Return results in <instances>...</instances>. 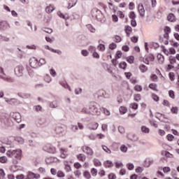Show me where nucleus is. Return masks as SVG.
I'll list each match as a JSON object with an SVG mask.
<instances>
[{
	"mask_svg": "<svg viewBox=\"0 0 179 179\" xmlns=\"http://www.w3.org/2000/svg\"><path fill=\"white\" fill-rule=\"evenodd\" d=\"M38 173H41V174H45V173H46V171L43 167H40L38 169Z\"/></svg>",
	"mask_w": 179,
	"mask_h": 179,
	"instance_id": "obj_61",
	"label": "nucleus"
},
{
	"mask_svg": "<svg viewBox=\"0 0 179 179\" xmlns=\"http://www.w3.org/2000/svg\"><path fill=\"white\" fill-rule=\"evenodd\" d=\"M142 86L139 85H136L134 87V90H136V92H141L142 91Z\"/></svg>",
	"mask_w": 179,
	"mask_h": 179,
	"instance_id": "obj_57",
	"label": "nucleus"
},
{
	"mask_svg": "<svg viewBox=\"0 0 179 179\" xmlns=\"http://www.w3.org/2000/svg\"><path fill=\"white\" fill-rule=\"evenodd\" d=\"M34 108L35 111H36V113H38L43 110V107H41V106H40V105L34 106Z\"/></svg>",
	"mask_w": 179,
	"mask_h": 179,
	"instance_id": "obj_46",
	"label": "nucleus"
},
{
	"mask_svg": "<svg viewBox=\"0 0 179 179\" xmlns=\"http://www.w3.org/2000/svg\"><path fill=\"white\" fill-rule=\"evenodd\" d=\"M134 99L135 101H140L141 100V94H136L134 95Z\"/></svg>",
	"mask_w": 179,
	"mask_h": 179,
	"instance_id": "obj_48",
	"label": "nucleus"
},
{
	"mask_svg": "<svg viewBox=\"0 0 179 179\" xmlns=\"http://www.w3.org/2000/svg\"><path fill=\"white\" fill-rule=\"evenodd\" d=\"M91 174L92 177H96V176H97V170L96 169V168H92L91 169Z\"/></svg>",
	"mask_w": 179,
	"mask_h": 179,
	"instance_id": "obj_49",
	"label": "nucleus"
},
{
	"mask_svg": "<svg viewBox=\"0 0 179 179\" xmlns=\"http://www.w3.org/2000/svg\"><path fill=\"white\" fill-rule=\"evenodd\" d=\"M15 141L17 142L20 145H23V143H24V138L20 136H17L15 138Z\"/></svg>",
	"mask_w": 179,
	"mask_h": 179,
	"instance_id": "obj_27",
	"label": "nucleus"
},
{
	"mask_svg": "<svg viewBox=\"0 0 179 179\" xmlns=\"http://www.w3.org/2000/svg\"><path fill=\"white\" fill-rule=\"evenodd\" d=\"M59 152L60 157H62V159H66V157H68V150L65 148H60Z\"/></svg>",
	"mask_w": 179,
	"mask_h": 179,
	"instance_id": "obj_15",
	"label": "nucleus"
},
{
	"mask_svg": "<svg viewBox=\"0 0 179 179\" xmlns=\"http://www.w3.org/2000/svg\"><path fill=\"white\" fill-rule=\"evenodd\" d=\"M138 9L140 16L145 17V8L143 7V4H138Z\"/></svg>",
	"mask_w": 179,
	"mask_h": 179,
	"instance_id": "obj_16",
	"label": "nucleus"
},
{
	"mask_svg": "<svg viewBox=\"0 0 179 179\" xmlns=\"http://www.w3.org/2000/svg\"><path fill=\"white\" fill-rule=\"evenodd\" d=\"M57 176L59 177V178H64V177H65V173L62 171H59L57 173Z\"/></svg>",
	"mask_w": 179,
	"mask_h": 179,
	"instance_id": "obj_41",
	"label": "nucleus"
},
{
	"mask_svg": "<svg viewBox=\"0 0 179 179\" xmlns=\"http://www.w3.org/2000/svg\"><path fill=\"white\" fill-rule=\"evenodd\" d=\"M171 111L172 113V114H178V108L176 106L172 107L171 108Z\"/></svg>",
	"mask_w": 179,
	"mask_h": 179,
	"instance_id": "obj_42",
	"label": "nucleus"
},
{
	"mask_svg": "<svg viewBox=\"0 0 179 179\" xmlns=\"http://www.w3.org/2000/svg\"><path fill=\"white\" fill-rule=\"evenodd\" d=\"M22 152L21 149L10 150L6 152V156L13 159V164H17L19 160H22Z\"/></svg>",
	"mask_w": 179,
	"mask_h": 179,
	"instance_id": "obj_1",
	"label": "nucleus"
},
{
	"mask_svg": "<svg viewBox=\"0 0 179 179\" xmlns=\"http://www.w3.org/2000/svg\"><path fill=\"white\" fill-rule=\"evenodd\" d=\"M152 99L154 100V101H159V96L156 94H152Z\"/></svg>",
	"mask_w": 179,
	"mask_h": 179,
	"instance_id": "obj_62",
	"label": "nucleus"
},
{
	"mask_svg": "<svg viewBox=\"0 0 179 179\" xmlns=\"http://www.w3.org/2000/svg\"><path fill=\"white\" fill-rule=\"evenodd\" d=\"M12 117L16 122H20L22 121V115L18 112L13 113Z\"/></svg>",
	"mask_w": 179,
	"mask_h": 179,
	"instance_id": "obj_14",
	"label": "nucleus"
},
{
	"mask_svg": "<svg viewBox=\"0 0 179 179\" xmlns=\"http://www.w3.org/2000/svg\"><path fill=\"white\" fill-rule=\"evenodd\" d=\"M83 176L85 177V178L87 179H91L92 178V175H90V172L86 171L83 173Z\"/></svg>",
	"mask_w": 179,
	"mask_h": 179,
	"instance_id": "obj_38",
	"label": "nucleus"
},
{
	"mask_svg": "<svg viewBox=\"0 0 179 179\" xmlns=\"http://www.w3.org/2000/svg\"><path fill=\"white\" fill-rule=\"evenodd\" d=\"M44 80L45 82H46V83H50L52 80V78L50 76V75L48 74H46L45 76H44Z\"/></svg>",
	"mask_w": 179,
	"mask_h": 179,
	"instance_id": "obj_40",
	"label": "nucleus"
},
{
	"mask_svg": "<svg viewBox=\"0 0 179 179\" xmlns=\"http://www.w3.org/2000/svg\"><path fill=\"white\" fill-rule=\"evenodd\" d=\"M43 150H45V152H48V153H55L57 152V150L55 149V147L52 146V145H47L45 147H43Z\"/></svg>",
	"mask_w": 179,
	"mask_h": 179,
	"instance_id": "obj_11",
	"label": "nucleus"
},
{
	"mask_svg": "<svg viewBox=\"0 0 179 179\" xmlns=\"http://www.w3.org/2000/svg\"><path fill=\"white\" fill-rule=\"evenodd\" d=\"M8 158L6 157H0V163H6Z\"/></svg>",
	"mask_w": 179,
	"mask_h": 179,
	"instance_id": "obj_59",
	"label": "nucleus"
},
{
	"mask_svg": "<svg viewBox=\"0 0 179 179\" xmlns=\"http://www.w3.org/2000/svg\"><path fill=\"white\" fill-rule=\"evenodd\" d=\"M110 50H115L117 48V44L115 43H112L109 45Z\"/></svg>",
	"mask_w": 179,
	"mask_h": 179,
	"instance_id": "obj_58",
	"label": "nucleus"
},
{
	"mask_svg": "<svg viewBox=\"0 0 179 179\" xmlns=\"http://www.w3.org/2000/svg\"><path fill=\"white\" fill-rule=\"evenodd\" d=\"M5 177V171L3 169H0V179H3Z\"/></svg>",
	"mask_w": 179,
	"mask_h": 179,
	"instance_id": "obj_63",
	"label": "nucleus"
},
{
	"mask_svg": "<svg viewBox=\"0 0 179 179\" xmlns=\"http://www.w3.org/2000/svg\"><path fill=\"white\" fill-rule=\"evenodd\" d=\"M130 108H132L133 110H138V105L136 103H131L129 106Z\"/></svg>",
	"mask_w": 179,
	"mask_h": 179,
	"instance_id": "obj_43",
	"label": "nucleus"
},
{
	"mask_svg": "<svg viewBox=\"0 0 179 179\" xmlns=\"http://www.w3.org/2000/svg\"><path fill=\"white\" fill-rule=\"evenodd\" d=\"M167 20L169 22H176V15H174L173 13H171L168 15Z\"/></svg>",
	"mask_w": 179,
	"mask_h": 179,
	"instance_id": "obj_32",
	"label": "nucleus"
},
{
	"mask_svg": "<svg viewBox=\"0 0 179 179\" xmlns=\"http://www.w3.org/2000/svg\"><path fill=\"white\" fill-rule=\"evenodd\" d=\"M26 48L28 50H37V46H36V45H27Z\"/></svg>",
	"mask_w": 179,
	"mask_h": 179,
	"instance_id": "obj_52",
	"label": "nucleus"
},
{
	"mask_svg": "<svg viewBox=\"0 0 179 179\" xmlns=\"http://www.w3.org/2000/svg\"><path fill=\"white\" fill-rule=\"evenodd\" d=\"M134 59H134V56H130L127 58V62H129V64H134Z\"/></svg>",
	"mask_w": 179,
	"mask_h": 179,
	"instance_id": "obj_50",
	"label": "nucleus"
},
{
	"mask_svg": "<svg viewBox=\"0 0 179 179\" xmlns=\"http://www.w3.org/2000/svg\"><path fill=\"white\" fill-rule=\"evenodd\" d=\"M126 166H127L128 170H130V171L134 170V169H135V166L132 163H128V164H127Z\"/></svg>",
	"mask_w": 179,
	"mask_h": 179,
	"instance_id": "obj_45",
	"label": "nucleus"
},
{
	"mask_svg": "<svg viewBox=\"0 0 179 179\" xmlns=\"http://www.w3.org/2000/svg\"><path fill=\"white\" fill-rule=\"evenodd\" d=\"M101 111H103L106 115H110V111L105 108H101Z\"/></svg>",
	"mask_w": 179,
	"mask_h": 179,
	"instance_id": "obj_55",
	"label": "nucleus"
},
{
	"mask_svg": "<svg viewBox=\"0 0 179 179\" xmlns=\"http://www.w3.org/2000/svg\"><path fill=\"white\" fill-rule=\"evenodd\" d=\"M1 39L2 41H5L6 43H8V41H10V38H8V36H3L2 35H0Z\"/></svg>",
	"mask_w": 179,
	"mask_h": 179,
	"instance_id": "obj_47",
	"label": "nucleus"
},
{
	"mask_svg": "<svg viewBox=\"0 0 179 179\" xmlns=\"http://www.w3.org/2000/svg\"><path fill=\"white\" fill-rule=\"evenodd\" d=\"M119 110H120V114L122 115L126 114L127 111H128V110L127 109V107L125 106H120Z\"/></svg>",
	"mask_w": 179,
	"mask_h": 179,
	"instance_id": "obj_37",
	"label": "nucleus"
},
{
	"mask_svg": "<svg viewBox=\"0 0 179 179\" xmlns=\"http://www.w3.org/2000/svg\"><path fill=\"white\" fill-rule=\"evenodd\" d=\"M10 29V24L8 23V22L4 21V22H0V30H9Z\"/></svg>",
	"mask_w": 179,
	"mask_h": 179,
	"instance_id": "obj_12",
	"label": "nucleus"
},
{
	"mask_svg": "<svg viewBox=\"0 0 179 179\" xmlns=\"http://www.w3.org/2000/svg\"><path fill=\"white\" fill-rule=\"evenodd\" d=\"M120 150L122 153H127V152H128V147H127L125 145H122L120 148Z\"/></svg>",
	"mask_w": 179,
	"mask_h": 179,
	"instance_id": "obj_33",
	"label": "nucleus"
},
{
	"mask_svg": "<svg viewBox=\"0 0 179 179\" xmlns=\"http://www.w3.org/2000/svg\"><path fill=\"white\" fill-rule=\"evenodd\" d=\"M150 61L151 62H153V61H155V55H153L152 54L145 55V57L143 59V62H144V64H146V65H149Z\"/></svg>",
	"mask_w": 179,
	"mask_h": 179,
	"instance_id": "obj_7",
	"label": "nucleus"
},
{
	"mask_svg": "<svg viewBox=\"0 0 179 179\" xmlns=\"http://www.w3.org/2000/svg\"><path fill=\"white\" fill-rule=\"evenodd\" d=\"M102 149H103V150H104V152H106L108 155H111V150L110 149H108V148H107V146L102 145Z\"/></svg>",
	"mask_w": 179,
	"mask_h": 179,
	"instance_id": "obj_44",
	"label": "nucleus"
},
{
	"mask_svg": "<svg viewBox=\"0 0 179 179\" xmlns=\"http://www.w3.org/2000/svg\"><path fill=\"white\" fill-rule=\"evenodd\" d=\"M1 78L3 79V80L8 82V83H13L15 82V78L13 77L1 76Z\"/></svg>",
	"mask_w": 179,
	"mask_h": 179,
	"instance_id": "obj_17",
	"label": "nucleus"
},
{
	"mask_svg": "<svg viewBox=\"0 0 179 179\" xmlns=\"http://www.w3.org/2000/svg\"><path fill=\"white\" fill-rule=\"evenodd\" d=\"M40 174L38 173H34L33 172H29L27 175V179H38L40 178Z\"/></svg>",
	"mask_w": 179,
	"mask_h": 179,
	"instance_id": "obj_13",
	"label": "nucleus"
},
{
	"mask_svg": "<svg viewBox=\"0 0 179 179\" xmlns=\"http://www.w3.org/2000/svg\"><path fill=\"white\" fill-rule=\"evenodd\" d=\"M77 159L80 162H85V160H86V155H85L84 154H78L77 155Z\"/></svg>",
	"mask_w": 179,
	"mask_h": 179,
	"instance_id": "obj_30",
	"label": "nucleus"
},
{
	"mask_svg": "<svg viewBox=\"0 0 179 179\" xmlns=\"http://www.w3.org/2000/svg\"><path fill=\"white\" fill-rule=\"evenodd\" d=\"M56 135L55 136L59 137V136H64L65 134V129H63L62 127H57L55 129Z\"/></svg>",
	"mask_w": 179,
	"mask_h": 179,
	"instance_id": "obj_9",
	"label": "nucleus"
},
{
	"mask_svg": "<svg viewBox=\"0 0 179 179\" xmlns=\"http://www.w3.org/2000/svg\"><path fill=\"white\" fill-rule=\"evenodd\" d=\"M157 58L158 59L159 64H163V62H164V56H163V55L158 54Z\"/></svg>",
	"mask_w": 179,
	"mask_h": 179,
	"instance_id": "obj_31",
	"label": "nucleus"
},
{
	"mask_svg": "<svg viewBox=\"0 0 179 179\" xmlns=\"http://www.w3.org/2000/svg\"><path fill=\"white\" fill-rule=\"evenodd\" d=\"M60 85L62 86V87H64V89H68L71 92V87H69L66 82H60Z\"/></svg>",
	"mask_w": 179,
	"mask_h": 179,
	"instance_id": "obj_36",
	"label": "nucleus"
},
{
	"mask_svg": "<svg viewBox=\"0 0 179 179\" xmlns=\"http://www.w3.org/2000/svg\"><path fill=\"white\" fill-rule=\"evenodd\" d=\"M90 111H93L94 113H90L91 115H100L101 113L97 108V105L96 103H92L89 106Z\"/></svg>",
	"mask_w": 179,
	"mask_h": 179,
	"instance_id": "obj_4",
	"label": "nucleus"
},
{
	"mask_svg": "<svg viewBox=\"0 0 179 179\" xmlns=\"http://www.w3.org/2000/svg\"><path fill=\"white\" fill-rule=\"evenodd\" d=\"M86 27H87V29H89V31L91 33H96V29H94V27H93V26L92 24H87Z\"/></svg>",
	"mask_w": 179,
	"mask_h": 179,
	"instance_id": "obj_34",
	"label": "nucleus"
},
{
	"mask_svg": "<svg viewBox=\"0 0 179 179\" xmlns=\"http://www.w3.org/2000/svg\"><path fill=\"white\" fill-rule=\"evenodd\" d=\"M49 106L50 108H57V107H58V101L55 100L53 101L50 102Z\"/></svg>",
	"mask_w": 179,
	"mask_h": 179,
	"instance_id": "obj_29",
	"label": "nucleus"
},
{
	"mask_svg": "<svg viewBox=\"0 0 179 179\" xmlns=\"http://www.w3.org/2000/svg\"><path fill=\"white\" fill-rule=\"evenodd\" d=\"M59 162L57 157H50L46 159V163L48 164H52V163H58Z\"/></svg>",
	"mask_w": 179,
	"mask_h": 179,
	"instance_id": "obj_19",
	"label": "nucleus"
},
{
	"mask_svg": "<svg viewBox=\"0 0 179 179\" xmlns=\"http://www.w3.org/2000/svg\"><path fill=\"white\" fill-rule=\"evenodd\" d=\"M17 96L21 97V99H30L31 95L29 93L18 92Z\"/></svg>",
	"mask_w": 179,
	"mask_h": 179,
	"instance_id": "obj_20",
	"label": "nucleus"
},
{
	"mask_svg": "<svg viewBox=\"0 0 179 179\" xmlns=\"http://www.w3.org/2000/svg\"><path fill=\"white\" fill-rule=\"evenodd\" d=\"M149 88L151 89L152 90H155L157 92V85L155 83H150L149 85Z\"/></svg>",
	"mask_w": 179,
	"mask_h": 179,
	"instance_id": "obj_39",
	"label": "nucleus"
},
{
	"mask_svg": "<svg viewBox=\"0 0 179 179\" xmlns=\"http://www.w3.org/2000/svg\"><path fill=\"white\" fill-rule=\"evenodd\" d=\"M141 131L143 134H149L150 132V129L146 126H141Z\"/></svg>",
	"mask_w": 179,
	"mask_h": 179,
	"instance_id": "obj_25",
	"label": "nucleus"
},
{
	"mask_svg": "<svg viewBox=\"0 0 179 179\" xmlns=\"http://www.w3.org/2000/svg\"><path fill=\"white\" fill-rule=\"evenodd\" d=\"M24 71V68L22 66H17L14 69L15 75L16 76L20 77L23 75V72Z\"/></svg>",
	"mask_w": 179,
	"mask_h": 179,
	"instance_id": "obj_6",
	"label": "nucleus"
},
{
	"mask_svg": "<svg viewBox=\"0 0 179 179\" xmlns=\"http://www.w3.org/2000/svg\"><path fill=\"white\" fill-rule=\"evenodd\" d=\"M120 68H121L122 69H125V68H127V62H122L119 64Z\"/></svg>",
	"mask_w": 179,
	"mask_h": 179,
	"instance_id": "obj_56",
	"label": "nucleus"
},
{
	"mask_svg": "<svg viewBox=\"0 0 179 179\" xmlns=\"http://www.w3.org/2000/svg\"><path fill=\"white\" fill-rule=\"evenodd\" d=\"M117 178V176L113 173H110L108 175V179H116Z\"/></svg>",
	"mask_w": 179,
	"mask_h": 179,
	"instance_id": "obj_64",
	"label": "nucleus"
},
{
	"mask_svg": "<svg viewBox=\"0 0 179 179\" xmlns=\"http://www.w3.org/2000/svg\"><path fill=\"white\" fill-rule=\"evenodd\" d=\"M97 49L99 51H104V50H106V47L104 46V45L100 44L99 45H98Z\"/></svg>",
	"mask_w": 179,
	"mask_h": 179,
	"instance_id": "obj_60",
	"label": "nucleus"
},
{
	"mask_svg": "<svg viewBox=\"0 0 179 179\" xmlns=\"http://www.w3.org/2000/svg\"><path fill=\"white\" fill-rule=\"evenodd\" d=\"M83 153H85L87 156H93V150L86 145L82 147Z\"/></svg>",
	"mask_w": 179,
	"mask_h": 179,
	"instance_id": "obj_10",
	"label": "nucleus"
},
{
	"mask_svg": "<svg viewBox=\"0 0 179 179\" xmlns=\"http://www.w3.org/2000/svg\"><path fill=\"white\" fill-rule=\"evenodd\" d=\"M81 113H83L84 114H94V111H90V109H89V107H84L81 110Z\"/></svg>",
	"mask_w": 179,
	"mask_h": 179,
	"instance_id": "obj_23",
	"label": "nucleus"
},
{
	"mask_svg": "<svg viewBox=\"0 0 179 179\" xmlns=\"http://www.w3.org/2000/svg\"><path fill=\"white\" fill-rule=\"evenodd\" d=\"M99 128V123L92 122L89 125V129L90 131H96Z\"/></svg>",
	"mask_w": 179,
	"mask_h": 179,
	"instance_id": "obj_22",
	"label": "nucleus"
},
{
	"mask_svg": "<svg viewBox=\"0 0 179 179\" xmlns=\"http://www.w3.org/2000/svg\"><path fill=\"white\" fill-rule=\"evenodd\" d=\"M93 163L95 167H101V166H103V164H101V161L99 160L98 159H94Z\"/></svg>",
	"mask_w": 179,
	"mask_h": 179,
	"instance_id": "obj_26",
	"label": "nucleus"
},
{
	"mask_svg": "<svg viewBox=\"0 0 179 179\" xmlns=\"http://www.w3.org/2000/svg\"><path fill=\"white\" fill-rule=\"evenodd\" d=\"M129 17H130V19H131V20H135L136 17V15L135 14V12H134V11L130 12Z\"/></svg>",
	"mask_w": 179,
	"mask_h": 179,
	"instance_id": "obj_54",
	"label": "nucleus"
},
{
	"mask_svg": "<svg viewBox=\"0 0 179 179\" xmlns=\"http://www.w3.org/2000/svg\"><path fill=\"white\" fill-rule=\"evenodd\" d=\"M64 170L66 173H70V171H72V167H71V165H66L64 166Z\"/></svg>",
	"mask_w": 179,
	"mask_h": 179,
	"instance_id": "obj_51",
	"label": "nucleus"
},
{
	"mask_svg": "<svg viewBox=\"0 0 179 179\" xmlns=\"http://www.w3.org/2000/svg\"><path fill=\"white\" fill-rule=\"evenodd\" d=\"M103 166L106 168L110 169V167H113L114 166V164H113V162L110 160H106L103 162Z\"/></svg>",
	"mask_w": 179,
	"mask_h": 179,
	"instance_id": "obj_24",
	"label": "nucleus"
},
{
	"mask_svg": "<svg viewBox=\"0 0 179 179\" xmlns=\"http://www.w3.org/2000/svg\"><path fill=\"white\" fill-rule=\"evenodd\" d=\"M57 15H58L59 17H60L62 19H64V20H69V19H70L69 13H66L64 15L61 11H58Z\"/></svg>",
	"mask_w": 179,
	"mask_h": 179,
	"instance_id": "obj_18",
	"label": "nucleus"
},
{
	"mask_svg": "<svg viewBox=\"0 0 179 179\" xmlns=\"http://www.w3.org/2000/svg\"><path fill=\"white\" fill-rule=\"evenodd\" d=\"M77 2H78V0H69L68 1L67 8L71 9V8H73V6L76 5Z\"/></svg>",
	"mask_w": 179,
	"mask_h": 179,
	"instance_id": "obj_21",
	"label": "nucleus"
},
{
	"mask_svg": "<svg viewBox=\"0 0 179 179\" xmlns=\"http://www.w3.org/2000/svg\"><path fill=\"white\" fill-rule=\"evenodd\" d=\"M139 69H140L141 72H142L143 73H145V72H146L148 71V66H145L144 64H141L139 66Z\"/></svg>",
	"mask_w": 179,
	"mask_h": 179,
	"instance_id": "obj_35",
	"label": "nucleus"
},
{
	"mask_svg": "<svg viewBox=\"0 0 179 179\" xmlns=\"http://www.w3.org/2000/svg\"><path fill=\"white\" fill-rule=\"evenodd\" d=\"M55 10V8H54V6L50 5L45 8V12L47 13H51L52 12H54Z\"/></svg>",
	"mask_w": 179,
	"mask_h": 179,
	"instance_id": "obj_28",
	"label": "nucleus"
},
{
	"mask_svg": "<svg viewBox=\"0 0 179 179\" xmlns=\"http://www.w3.org/2000/svg\"><path fill=\"white\" fill-rule=\"evenodd\" d=\"M45 64H47L45 59L42 58L38 60L35 57H32L29 59V65L33 69H37L38 68L43 66V65H45Z\"/></svg>",
	"mask_w": 179,
	"mask_h": 179,
	"instance_id": "obj_2",
	"label": "nucleus"
},
{
	"mask_svg": "<svg viewBox=\"0 0 179 179\" xmlns=\"http://www.w3.org/2000/svg\"><path fill=\"white\" fill-rule=\"evenodd\" d=\"M1 142H2L3 145H6L5 148H7L8 149L15 148V144H13L12 140H10L9 138H3V140H1Z\"/></svg>",
	"mask_w": 179,
	"mask_h": 179,
	"instance_id": "obj_5",
	"label": "nucleus"
},
{
	"mask_svg": "<svg viewBox=\"0 0 179 179\" xmlns=\"http://www.w3.org/2000/svg\"><path fill=\"white\" fill-rule=\"evenodd\" d=\"M4 100L6 103H7L8 104H10V106H16L19 104V101L15 98H12V99L4 98Z\"/></svg>",
	"mask_w": 179,
	"mask_h": 179,
	"instance_id": "obj_8",
	"label": "nucleus"
},
{
	"mask_svg": "<svg viewBox=\"0 0 179 179\" xmlns=\"http://www.w3.org/2000/svg\"><path fill=\"white\" fill-rule=\"evenodd\" d=\"M91 15L94 19H96L97 20H101L104 17L103 15V13L101 10H99L98 8H93L91 11Z\"/></svg>",
	"mask_w": 179,
	"mask_h": 179,
	"instance_id": "obj_3",
	"label": "nucleus"
},
{
	"mask_svg": "<svg viewBox=\"0 0 179 179\" xmlns=\"http://www.w3.org/2000/svg\"><path fill=\"white\" fill-rule=\"evenodd\" d=\"M116 169H122L124 167V164L122 162H115Z\"/></svg>",
	"mask_w": 179,
	"mask_h": 179,
	"instance_id": "obj_53",
	"label": "nucleus"
}]
</instances>
